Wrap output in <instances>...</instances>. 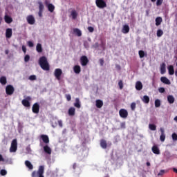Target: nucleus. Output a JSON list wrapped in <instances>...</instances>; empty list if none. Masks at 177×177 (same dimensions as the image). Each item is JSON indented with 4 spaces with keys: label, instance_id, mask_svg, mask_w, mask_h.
<instances>
[{
    "label": "nucleus",
    "instance_id": "f257e3e1",
    "mask_svg": "<svg viewBox=\"0 0 177 177\" xmlns=\"http://www.w3.org/2000/svg\"><path fill=\"white\" fill-rule=\"evenodd\" d=\"M39 64L44 71H49L50 67L49 66V62H48V58L45 56H42L39 59Z\"/></svg>",
    "mask_w": 177,
    "mask_h": 177
},
{
    "label": "nucleus",
    "instance_id": "f03ea898",
    "mask_svg": "<svg viewBox=\"0 0 177 177\" xmlns=\"http://www.w3.org/2000/svg\"><path fill=\"white\" fill-rule=\"evenodd\" d=\"M95 5L99 9H104V8H107V3L104 0H95Z\"/></svg>",
    "mask_w": 177,
    "mask_h": 177
},
{
    "label": "nucleus",
    "instance_id": "7ed1b4c3",
    "mask_svg": "<svg viewBox=\"0 0 177 177\" xmlns=\"http://www.w3.org/2000/svg\"><path fill=\"white\" fill-rule=\"evenodd\" d=\"M16 151H17V140L14 139L11 142L10 152V153H16Z\"/></svg>",
    "mask_w": 177,
    "mask_h": 177
},
{
    "label": "nucleus",
    "instance_id": "20e7f679",
    "mask_svg": "<svg viewBox=\"0 0 177 177\" xmlns=\"http://www.w3.org/2000/svg\"><path fill=\"white\" fill-rule=\"evenodd\" d=\"M30 100H31V97L28 96V97H26L25 99H24L21 101V103L23 106H24V107H30L31 106V103H30Z\"/></svg>",
    "mask_w": 177,
    "mask_h": 177
},
{
    "label": "nucleus",
    "instance_id": "39448f33",
    "mask_svg": "<svg viewBox=\"0 0 177 177\" xmlns=\"http://www.w3.org/2000/svg\"><path fill=\"white\" fill-rule=\"evenodd\" d=\"M6 95H12L15 93V87H13L12 85L9 84L7 85L6 87Z\"/></svg>",
    "mask_w": 177,
    "mask_h": 177
},
{
    "label": "nucleus",
    "instance_id": "423d86ee",
    "mask_svg": "<svg viewBox=\"0 0 177 177\" xmlns=\"http://www.w3.org/2000/svg\"><path fill=\"white\" fill-rule=\"evenodd\" d=\"M80 63L83 67H85V66H87L88 64L89 63V59H88V57L85 55H82L80 57Z\"/></svg>",
    "mask_w": 177,
    "mask_h": 177
},
{
    "label": "nucleus",
    "instance_id": "0eeeda50",
    "mask_svg": "<svg viewBox=\"0 0 177 177\" xmlns=\"http://www.w3.org/2000/svg\"><path fill=\"white\" fill-rule=\"evenodd\" d=\"M63 74V71L60 68H56L55 70L54 75L55 78L58 80V81H60L62 75Z\"/></svg>",
    "mask_w": 177,
    "mask_h": 177
},
{
    "label": "nucleus",
    "instance_id": "6e6552de",
    "mask_svg": "<svg viewBox=\"0 0 177 177\" xmlns=\"http://www.w3.org/2000/svg\"><path fill=\"white\" fill-rule=\"evenodd\" d=\"M119 115L121 118H127L128 117V111L124 109H120L119 111Z\"/></svg>",
    "mask_w": 177,
    "mask_h": 177
},
{
    "label": "nucleus",
    "instance_id": "1a4fd4ad",
    "mask_svg": "<svg viewBox=\"0 0 177 177\" xmlns=\"http://www.w3.org/2000/svg\"><path fill=\"white\" fill-rule=\"evenodd\" d=\"M32 111L34 113V114H38L39 113V104H38V102L33 104Z\"/></svg>",
    "mask_w": 177,
    "mask_h": 177
},
{
    "label": "nucleus",
    "instance_id": "9d476101",
    "mask_svg": "<svg viewBox=\"0 0 177 177\" xmlns=\"http://www.w3.org/2000/svg\"><path fill=\"white\" fill-rule=\"evenodd\" d=\"M26 20L28 24H30L32 26L33 24H35V18L32 15H28L26 17Z\"/></svg>",
    "mask_w": 177,
    "mask_h": 177
},
{
    "label": "nucleus",
    "instance_id": "9b49d317",
    "mask_svg": "<svg viewBox=\"0 0 177 177\" xmlns=\"http://www.w3.org/2000/svg\"><path fill=\"white\" fill-rule=\"evenodd\" d=\"M40 138L44 143H45L46 145H48L49 143V137L48 136V135L41 134L40 136Z\"/></svg>",
    "mask_w": 177,
    "mask_h": 177
},
{
    "label": "nucleus",
    "instance_id": "f8f14e48",
    "mask_svg": "<svg viewBox=\"0 0 177 177\" xmlns=\"http://www.w3.org/2000/svg\"><path fill=\"white\" fill-rule=\"evenodd\" d=\"M45 171V167L44 166H39L38 169V176L39 177H45L44 176V172Z\"/></svg>",
    "mask_w": 177,
    "mask_h": 177
},
{
    "label": "nucleus",
    "instance_id": "ddd939ff",
    "mask_svg": "<svg viewBox=\"0 0 177 177\" xmlns=\"http://www.w3.org/2000/svg\"><path fill=\"white\" fill-rule=\"evenodd\" d=\"M13 34V32L12 30V28H8L6 30V38H12V35Z\"/></svg>",
    "mask_w": 177,
    "mask_h": 177
},
{
    "label": "nucleus",
    "instance_id": "4468645a",
    "mask_svg": "<svg viewBox=\"0 0 177 177\" xmlns=\"http://www.w3.org/2000/svg\"><path fill=\"white\" fill-rule=\"evenodd\" d=\"M136 89L137 91H142V89H143V84H142V82L138 81L136 83Z\"/></svg>",
    "mask_w": 177,
    "mask_h": 177
},
{
    "label": "nucleus",
    "instance_id": "2eb2a0df",
    "mask_svg": "<svg viewBox=\"0 0 177 177\" xmlns=\"http://www.w3.org/2000/svg\"><path fill=\"white\" fill-rule=\"evenodd\" d=\"M160 81L161 82H162L163 84H165L166 85H171V81H169L168 78L165 77H161Z\"/></svg>",
    "mask_w": 177,
    "mask_h": 177
},
{
    "label": "nucleus",
    "instance_id": "dca6fc26",
    "mask_svg": "<svg viewBox=\"0 0 177 177\" xmlns=\"http://www.w3.org/2000/svg\"><path fill=\"white\" fill-rule=\"evenodd\" d=\"M129 25H124L123 26L122 28V32L123 34H128V32H129Z\"/></svg>",
    "mask_w": 177,
    "mask_h": 177
},
{
    "label": "nucleus",
    "instance_id": "f3484780",
    "mask_svg": "<svg viewBox=\"0 0 177 177\" xmlns=\"http://www.w3.org/2000/svg\"><path fill=\"white\" fill-rule=\"evenodd\" d=\"M44 153H46V154H52V149L48 145H45L44 147Z\"/></svg>",
    "mask_w": 177,
    "mask_h": 177
},
{
    "label": "nucleus",
    "instance_id": "a211bd4d",
    "mask_svg": "<svg viewBox=\"0 0 177 177\" xmlns=\"http://www.w3.org/2000/svg\"><path fill=\"white\" fill-rule=\"evenodd\" d=\"M95 106L97 109H102V107H103V101L101 100H97L95 101Z\"/></svg>",
    "mask_w": 177,
    "mask_h": 177
},
{
    "label": "nucleus",
    "instance_id": "6ab92c4d",
    "mask_svg": "<svg viewBox=\"0 0 177 177\" xmlns=\"http://www.w3.org/2000/svg\"><path fill=\"white\" fill-rule=\"evenodd\" d=\"M46 5L49 12L53 13V12H54V10H55V6H53V4H52V3L48 4V3H46Z\"/></svg>",
    "mask_w": 177,
    "mask_h": 177
},
{
    "label": "nucleus",
    "instance_id": "aec40b11",
    "mask_svg": "<svg viewBox=\"0 0 177 177\" xmlns=\"http://www.w3.org/2000/svg\"><path fill=\"white\" fill-rule=\"evenodd\" d=\"M152 151L153 154H160V149H158V147L157 145H153L152 147Z\"/></svg>",
    "mask_w": 177,
    "mask_h": 177
},
{
    "label": "nucleus",
    "instance_id": "412c9836",
    "mask_svg": "<svg viewBox=\"0 0 177 177\" xmlns=\"http://www.w3.org/2000/svg\"><path fill=\"white\" fill-rule=\"evenodd\" d=\"M71 16L72 17V19H73V20H75V19L78 17V12H77V10H73L71 12Z\"/></svg>",
    "mask_w": 177,
    "mask_h": 177
},
{
    "label": "nucleus",
    "instance_id": "4be33fe9",
    "mask_svg": "<svg viewBox=\"0 0 177 177\" xmlns=\"http://www.w3.org/2000/svg\"><path fill=\"white\" fill-rule=\"evenodd\" d=\"M73 71L75 74H80V73H81V66L79 65H75L73 67Z\"/></svg>",
    "mask_w": 177,
    "mask_h": 177
},
{
    "label": "nucleus",
    "instance_id": "5701e85b",
    "mask_svg": "<svg viewBox=\"0 0 177 177\" xmlns=\"http://www.w3.org/2000/svg\"><path fill=\"white\" fill-rule=\"evenodd\" d=\"M167 71L165 63L160 65V74H165Z\"/></svg>",
    "mask_w": 177,
    "mask_h": 177
},
{
    "label": "nucleus",
    "instance_id": "b1692460",
    "mask_svg": "<svg viewBox=\"0 0 177 177\" xmlns=\"http://www.w3.org/2000/svg\"><path fill=\"white\" fill-rule=\"evenodd\" d=\"M100 146L102 149H107V142L105 140L102 139L100 140Z\"/></svg>",
    "mask_w": 177,
    "mask_h": 177
},
{
    "label": "nucleus",
    "instance_id": "393cba45",
    "mask_svg": "<svg viewBox=\"0 0 177 177\" xmlns=\"http://www.w3.org/2000/svg\"><path fill=\"white\" fill-rule=\"evenodd\" d=\"M4 20L8 24H10V23L13 21V19H12V17H9L8 15H5Z\"/></svg>",
    "mask_w": 177,
    "mask_h": 177
},
{
    "label": "nucleus",
    "instance_id": "a878e982",
    "mask_svg": "<svg viewBox=\"0 0 177 177\" xmlns=\"http://www.w3.org/2000/svg\"><path fill=\"white\" fill-rule=\"evenodd\" d=\"M168 71L169 75H174L175 74V70L174 69V66L170 65L168 66Z\"/></svg>",
    "mask_w": 177,
    "mask_h": 177
},
{
    "label": "nucleus",
    "instance_id": "bb28decb",
    "mask_svg": "<svg viewBox=\"0 0 177 177\" xmlns=\"http://www.w3.org/2000/svg\"><path fill=\"white\" fill-rule=\"evenodd\" d=\"M0 84H1V85H6V84H8L6 77L2 76L0 77Z\"/></svg>",
    "mask_w": 177,
    "mask_h": 177
},
{
    "label": "nucleus",
    "instance_id": "cd10ccee",
    "mask_svg": "<svg viewBox=\"0 0 177 177\" xmlns=\"http://www.w3.org/2000/svg\"><path fill=\"white\" fill-rule=\"evenodd\" d=\"M142 101L146 104H149V103H150V97H149L147 95H144Z\"/></svg>",
    "mask_w": 177,
    "mask_h": 177
},
{
    "label": "nucleus",
    "instance_id": "c85d7f7f",
    "mask_svg": "<svg viewBox=\"0 0 177 177\" xmlns=\"http://www.w3.org/2000/svg\"><path fill=\"white\" fill-rule=\"evenodd\" d=\"M73 32L75 34L77 37H81L82 35V32L81 30L77 28H73Z\"/></svg>",
    "mask_w": 177,
    "mask_h": 177
},
{
    "label": "nucleus",
    "instance_id": "c756f323",
    "mask_svg": "<svg viewBox=\"0 0 177 177\" xmlns=\"http://www.w3.org/2000/svg\"><path fill=\"white\" fill-rule=\"evenodd\" d=\"M167 101L170 104H172L175 102V98L173 95H168L167 96Z\"/></svg>",
    "mask_w": 177,
    "mask_h": 177
},
{
    "label": "nucleus",
    "instance_id": "7c9ffc66",
    "mask_svg": "<svg viewBox=\"0 0 177 177\" xmlns=\"http://www.w3.org/2000/svg\"><path fill=\"white\" fill-rule=\"evenodd\" d=\"M75 107H77V109H81V102H80V98L75 99V102L74 103Z\"/></svg>",
    "mask_w": 177,
    "mask_h": 177
},
{
    "label": "nucleus",
    "instance_id": "2f4dec72",
    "mask_svg": "<svg viewBox=\"0 0 177 177\" xmlns=\"http://www.w3.org/2000/svg\"><path fill=\"white\" fill-rule=\"evenodd\" d=\"M68 115H75V108L74 107H71L68 109Z\"/></svg>",
    "mask_w": 177,
    "mask_h": 177
},
{
    "label": "nucleus",
    "instance_id": "473e14b6",
    "mask_svg": "<svg viewBox=\"0 0 177 177\" xmlns=\"http://www.w3.org/2000/svg\"><path fill=\"white\" fill-rule=\"evenodd\" d=\"M162 23V18L161 17H158L156 18V26H160Z\"/></svg>",
    "mask_w": 177,
    "mask_h": 177
},
{
    "label": "nucleus",
    "instance_id": "72a5a7b5",
    "mask_svg": "<svg viewBox=\"0 0 177 177\" xmlns=\"http://www.w3.org/2000/svg\"><path fill=\"white\" fill-rule=\"evenodd\" d=\"M25 165H26V166L29 169H32V168H34V167L32 166V164H31V162H30V161L26 160V161H25Z\"/></svg>",
    "mask_w": 177,
    "mask_h": 177
},
{
    "label": "nucleus",
    "instance_id": "f704fd0d",
    "mask_svg": "<svg viewBox=\"0 0 177 177\" xmlns=\"http://www.w3.org/2000/svg\"><path fill=\"white\" fill-rule=\"evenodd\" d=\"M36 50L38 52V53H42V45L41 44H37Z\"/></svg>",
    "mask_w": 177,
    "mask_h": 177
},
{
    "label": "nucleus",
    "instance_id": "c9c22d12",
    "mask_svg": "<svg viewBox=\"0 0 177 177\" xmlns=\"http://www.w3.org/2000/svg\"><path fill=\"white\" fill-rule=\"evenodd\" d=\"M138 55H139L140 59H143L144 57L147 56V54H145V51L142 50L138 51Z\"/></svg>",
    "mask_w": 177,
    "mask_h": 177
},
{
    "label": "nucleus",
    "instance_id": "e433bc0d",
    "mask_svg": "<svg viewBox=\"0 0 177 177\" xmlns=\"http://www.w3.org/2000/svg\"><path fill=\"white\" fill-rule=\"evenodd\" d=\"M165 174H168V170L162 169L158 174V176H162L165 175Z\"/></svg>",
    "mask_w": 177,
    "mask_h": 177
},
{
    "label": "nucleus",
    "instance_id": "4c0bfd02",
    "mask_svg": "<svg viewBox=\"0 0 177 177\" xmlns=\"http://www.w3.org/2000/svg\"><path fill=\"white\" fill-rule=\"evenodd\" d=\"M38 5H39V10L44 12V4L42 3V2L39 1Z\"/></svg>",
    "mask_w": 177,
    "mask_h": 177
},
{
    "label": "nucleus",
    "instance_id": "58836bf2",
    "mask_svg": "<svg viewBox=\"0 0 177 177\" xmlns=\"http://www.w3.org/2000/svg\"><path fill=\"white\" fill-rule=\"evenodd\" d=\"M149 128L151 131H156V129H157V126H156L153 124H149Z\"/></svg>",
    "mask_w": 177,
    "mask_h": 177
},
{
    "label": "nucleus",
    "instance_id": "ea45409f",
    "mask_svg": "<svg viewBox=\"0 0 177 177\" xmlns=\"http://www.w3.org/2000/svg\"><path fill=\"white\" fill-rule=\"evenodd\" d=\"M157 37H162V35H164V32L162 31V30L159 29L157 30Z\"/></svg>",
    "mask_w": 177,
    "mask_h": 177
},
{
    "label": "nucleus",
    "instance_id": "a19ab883",
    "mask_svg": "<svg viewBox=\"0 0 177 177\" xmlns=\"http://www.w3.org/2000/svg\"><path fill=\"white\" fill-rule=\"evenodd\" d=\"M161 106V101L160 100H155V107H160Z\"/></svg>",
    "mask_w": 177,
    "mask_h": 177
},
{
    "label": "nucleus",
    "instance_id": "79ce46f5",
    "mask_svg": "<svg viewBox=\"0 0 177 177\" xmlns=\"http://www.w3.org/2000/svg\"><path fill=\"white\" fill-rule=\"evenodd\" d=\"M131 109L133 111H135V109H136V102H132L131 104Z\"/></svg>",
    "mask_w": 177,
    "mask_h": 177
},
{
    "label": "nucleus",
    "instance_id": "37998d69",
    "mask_svg": "<svg viewBox=\"0 0 177 177\" xmlns=\"http://www.w3.org/2000/svg\"><path fill=\"white\" fill-rule=\"evenodd\" d=\"M8 174V171H6V170L5 169H1L0 171V175H1V176H5V175H6Z\"/></svg>",
    "mask_w": 177,
    "mask_h": 177
},
{
    "label": "nucleus",
    "instance_id": "c03bdc74",
    "mask_svg": "<svg viewBox=\"0 0 177 177\" xmlns=\"http://www.w3.org/2000/svg\"><path fill=\"white\" fill-rule=\"evenodd\" d=\"M118 86L120 87V89H122L124 88V83L122 82V80H120L118 82Z\"/></svg>",
    "mask_w": 177,
    "mask_h": 177
},
{
    "label": "nucleus",
    "instance_id": "a18cd8bd",
    "mask_svg": "<svg viewBox=\"0 0 177 177\" xmlns=\"http://www.w3.org/2000/svg\"><path fill=\"white\" fill-rule=\"evenodd\" d=\"M30 81H35L37 80V76L35 75H32L29 77Z\"/></svg>",
    "mask_w": 177,
    "mask_h": 177
},
{
    "label": "nucleus",
    "instance_id": "49530a36",
    "mask_svg": "<svg viewBox=\"0 0 177 177\" xmlns=\"http://www.w3.org/2000/svg\"><path fill=\"white\" fill-rule=\"evenodd\" d=\"M162 2H164V0H157L156 6H161L162 5Z\"/></svg>",
    "mask_w": 177,
    "mask_h": 177
},
{
    "label": "nucleus",
    "instance_id": "de8ad7c7",
    "mask_svg": "<svg viewBox=\"0 0 177 177\" xmlns=\"http://www.w3.org/2000/svg\"><path fill=\"white\" fill-rule=\"evenodd\" d=\"M160 142H165V134H161L160 136Z\"/></svg>",
    "mask_w": 177,
    "mask_h": 177
},
{
    "label": "nucleus",
    "instance_id": "09e8293b",
    "mask_svg": "<svg viewBox=\"0 0 177 177\" xmlns=\"http://www.w3.org/2000/svg\"><path fill=\"white\" fill-rule=\"evenodd\" d=\"M24 62L26 63L30 62V55H25V57H24Z\"/></svg>",
    "mask_w": 177,
    "mask_h": 177
},
{
    "label": "nucleus",
    "instance_id": "8fccbe9b",
    "mask_svg": "<svg viewBox=\"0 0 177 177\" xmlns=\"http://www.w3.org/2000/svg\"><path fill=\"white\" fill-rule=\"evenodd\" d=\"M32 177H38V170H37V171H34L32 173Z\"/></svg>",
    "mask_w": 177,
    "mask_h": 177
},
{
    "label": "nucleus",
    "instance_id": "3c124183",
    "mask_svg": "<svg viewBox=\"0 0 177 177\" xmlns=\"http://www.w3.org/2000/svg\"><path fill=\"white\" fill-rule=\"evenodd\" d=\"M158 91L160 93H164V92H165V88H164V87H160L158 88Z\"/></svg>",
    "mask_w": 177,
    "mask_h": 177
},
{
    "label": "nucleus",
    "instance_id": "603ef678",
    "mask_svg": "<svg viewBox=\"0 0 177 177\" xmlns=\"http://www.w3.org/2000/svg\"><path fill=\"white\" fill-rule=\"evenodd\" d=\"M88 30L89 31V32H93V31H95V28H93V27L92 26H88Z\"/></svg>",
    "mask_w": 177,
    "mask_h": 177
},
{
    "label": "nucleus",
    "instance_id": "864d4df0",
    "mask_svg": "<svg viewBox=\"0 0 177 177\" xmlns=\"http://www.w3.org/2000/svg\"><path fill=\"white\" fill-rule=\"evenodd\" d=\"M101 47L102 48V49H105L106 48V42L102 41H101Z\"/></svg>",
    "mask_w": 177,
    "mask_h": 177
},
{
    "label": "nucleus",
    "instance_id": "5fc2aeb1",
    "mask_svg": "<svg viewBox=\"0 0 177 177\" xmlns=\"http://www.w3.org/2000/svg\"><path fill=\"white\" fill-rule=\"evenodd\" d=\"M171 136L173 140H177V134L176 133H174Z\"/></svg>",
    "mask_w": 177,
    "mask_h": 177
},
{
    "label": "nucleus",
    "instance_id": "6e6d98bb",
    "mask_svg": "<svg viewBox=\"0 0 177 177\" xmlns=\"http://www.w3.org/2000/svg\"><path fill=\"white\" fill-rule=\"evenodd\" d=\"M28 45L30 48H32L34 46V43H32L31 41H28Z\"/></svg>",
    "mask_w": 177,
    "mask_h": 177
},
{
    "label": "nucleus",
    "instance_id": "4d7b16f0",
    "mask_svg": "<svg viewBox=\"0 0 177 177\" xmlns=\"http://www.w3.org/2000/svg\"><path fill=\"white\" fill-rule=\"evenodd\" d=\"M120 128L122 129H125V122H122V123H120Z\"/></svg>",
    "mask_w": 177,
    "mask_h": 177
},
{
    "label": "nucleus",
    "instance_id": "13d9d810",
    "mask_svg": "<svg viewBox=\"0 0 177 177\" xmlns=\"http://www.w3.org/2000/svg\"><path fill=\"white\" fill-rule=\"evenodd\" d=\"M100 64L101 66H103V64H104V59L103 58L100 59Z\"/></svg>",
    "mask_w": 177,
    "mask_h": 177
},
{
    "label": "nucleus",
    "instance_id": "bf43d9fd",
    "mask_svg": "<svg viewBox=\"0 0 177 177\" xmlns=\"http://www.w3.org/2000/svg\"><path fill=\"white\" fill-rule=\"evenodd\" d=\"M66 100H68V102H70V100H71V95H66Z\"/></svg>",
    "mask_w": 177,
    "mask_h": 177
},
{
    "label": "nucleus",
    "instance_id": "052dcab7",
    "mask_svg": "<svg viewBox=\"0 0 177 177\" xmlns=\"http://www.w3.org/2000/svg\"><path fill=\"white\" fill-rule=\"evenodd\" d=\"M58 125H59V127L61 128L63 127V122H62V120H59L58 121Z\"/></svg>",
    "mask_w": 177,
    "mask_h": 177
},
{
    "label": "nucleus",
    "instance_id": "680f3d73",
    "mask_svg": "<svg viewBox=\"0 0 177 177\" xmlns=\"http://www.w3.org/2000/svg\"><path fill=\"white\" fill-rule=\"evenodd\" d=\"M22 50L24 53L27 52V48L25 47V46H22Z\"/></svg>",
    "mask_w": 177,
    "mask_h": 177
},
{
    "label": "nucleus",
    "instance_id": "e2e57ef3",
    "mask_svg": "<svg viewBox=\"0 0 177 177\" xmlns=\"http://www.w3.org/2000/svg\"><path fill=\"white\" fill-rule=\"evenodd\" d=\"M93 46L96 49L99 46V43L97 42L95 43V44Z\"/></svg>",
    "mask_w": 177,
    "mask_h": 177
},
{
    "label": "nucleus",
    "instance_id": "0e129e2a",
    "mask_svg": "<svg viewBox=\"0 0 177 177\" xmlns=\"http://www.w3.org/2000/svg\"><path fill=\"white\" fill-rule=\"evenodd\" d=\"M1 161H5V159L3 158V156H2V155L1 154H0V162Z\"/></svg>",
    "mask_w": 177,
    "mask_h": 177
},
{
    "label": "nucleus",
    "instance_id": "69168bd1",
    "mask_svg": "<svg viewBox=\"0 0 177 177\" xmlns=\"http://www.w3.org/2000/svg\"><path fill=\"white\" fill-rule=\"evenodd\" d=\"M43 12H44V11H39V10L38 15H39V17H42V13H43Z\"/></svg>",
    "mask_w": 177,
    "mask_h": 177
},
{
    "label": "nucleus",
    "instance_id": "338daca9",
    "mask_svg": "<svg viewBox=\"0 0 177 177\" xmlns=\"http://www.w3.org/2000/svg\"><path fill=\"white\" fill-rule=\"evenodd\" d=\"M160 132H161V135H165L164 132V129L162 128H160Z\"/></svg>",
    "mask_w": 177,
    "mask_h": 177
},
{
    "label": "nucleus",
    "instance_id": "774afa93",
    "mask_svg": "<svg viewBox=\"0 0 177 177\" xmlns=\"http://www.w3.org/2000/svg\"><path fill=\"white\" fill-rule=\"evenodd\" d=\"M73 169H75V168H77V163L73 164Z\"/></svg>",
    "mask_w": 177,
    "mask_h": 177
}]
</instances>
